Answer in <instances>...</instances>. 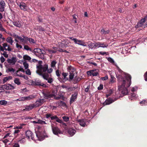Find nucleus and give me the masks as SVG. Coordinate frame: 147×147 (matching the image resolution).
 I'll use <instances>...</instances> for the list:
<instances>
[{
    "label": "nucleus",
    "instance_id": "nucleus-41",
    "mask_svg": "<svg viewBox=\"0 0 147 147\" xmlns=\"http://www.w3.org/2000/svg\"><path fill=\"white\" fill-rule=\"evenodd\" d=\"M40 104L39 102L37 100L36 101L34 104H33L34 106V107H37L39 106H40L41 105Z\"/></svg>",
    "mask_w": 147,
    "mask_h": 147
},
{
    "label": "nucleus",
    "instance_id": "nucleus-36",
    "mask_svg": "<svg viewBox=\"0 0 147 147\" xmlns=\"http://www.w3.org/2000/svg\"><path fill=\"white\" fill-rule=\"evenodd\" d=\"M57 62L56 60H53L51 63V66L52 68H54L55 67V65Z\"/></svg>",
    "mask_w": 147,
    "mask_h": 147
},
{
    "label": "nucleus",
    "instance_id": "nucleus-17",
    "mask_svg": "<svg viewBox=\"0 0 147 147\" xmlns=\"http://www.w3.org/2000/svg\"><path fill=\"white\" fill-rule=\"evenodd\" d=\"M104 42H97L95 43V46L96 47L99 48V47L104 48L108 46L107 44H105Z\"/></svg>",
    "mask_w": 147,
    "mask_h": 147
},
{
    "label": "nucleus",
    "instance_id": "nucleus-42",
    "mask_svg": "<svg viewBox=\"0 0 147 147\" xmlns=\"http://www.w3.org/2000/svg\"><path fill=\"white\" fill-rule=\"evenodd\" d=\"M24 49L27 51H32V50L30 48L28 45H25L24 46Z\"/></svg>",
    "mask_w": 147,
    "mask_h": 147
},
{
    "label": "nucleus",
    "instance_id": "nucleus-16",
    "mask_svg": "<svg viewBox=\"0 0 147 147\" xmlns=\"http://www.w3.org/2000/svg\"><path fill=\"white\" fill-rule=\"evenodd\" d=\"M145 22V20L142 18V19L138 22L137 24L135 26V28H137L139 27H142Z\"/></svg>",
    "mask_w": 147,
    "mask_h": 147
},
{
    "label": "nucleus",
    "instance_id": "nucleus-35",
    "mask_svg": "<svg viewBox=\"0 0 147 147\" xmlns=\"http://www.w3.org/2000/svg\"><path fill=\"white\" fill-rule=\"evenodd\" d=\"M70 74L69 75V82L72 80L74 78V74L73 73L70 72Z\"/></svg>",
    "mask_w": 147,
    "mask_h": 147
},
{
    "label": "nucleus",
    "instance_id": "nucleus-24",
    "mask_svg": "<svg viewBox=\"0 0 147 147\" xmlns=\"http://www.w3.org/2000/svg\"><path fill=\"white\" fill-rule=\"evenodd\" d=\"M78 122H79V124L80 125L83 127L85 126L86 123V121L85 119H79L78 121Z\"/></svg>",
    "mask_w": 147,
    "mask_h": 147
},
{
    "label": "nucleus",
    "instance_id": "nucleus-64",
    "mask_svg": "<svg viewBox=\"0 0 147 147\" xmlns=\"http://www.w3.org/2000/svg\"><path fill=\"white\" fill-rule=\"evenodd\" d=\"M144 76L145 80L147 81V71L145 73Z\"/></svg>",
    "mask_w": 147,
    "mask_h": 147
},
{
    "label": "nucleus",
    "instance_id": "nucleus-15",
    "mask_svg": "<svg viewBox=\"0 0 147 147\" xmlns=\"http://www.w3.org/2000/svg\"><path fill=\"white\" fill-rule=\"evenodd\" d=\"M69 38L74 41L76 44H78L81 45H83V41L82 40H78L73 37H69Z\"/></svg>",
    "mask_w": 147,
    "mask_h": 147
},
{
    "label": "nucleus",
    "instance_id": "nucleus-3",
    "mask_svg": "<svg viewBox=\"0 0 147 147\" xmlns=\"http://www.w3.org/2000/svg\"><path fill=\"white\" fill-rule=\"evenodd\" d=\"M57 93V91L56 90H52L51 92L47 91L43 92L44 97L46 99L55 96Z\"/></svg>",
    "mask_w": 147,
    "mask_h": 147
},
{
    "label": "nucleus",
    "instance_id": "nucleus-58",
    "mask_svg": "<svg viewBox=\"0 0 147 147\" xmlns=\"http://www.w3.org/2000/svg\"><path fill=\"white\" fill-rule=\"evenodd\" d=\"M56 74L57 76L59 77L60 76V74L59 71L58 69L56 71Z\"/></svg>",
    "mask_w": 147,
    "mask_h": 147
},
{
    "label": "nucleus",
    "instance_id": "nucleus-10",
    "mask_svg": "<svg viewBox=\"0 0 147 147\" xmlns=\"http://www.w3.org/2000/svg\"><path fill=\"white\" fill-rule=\"evenodd\" d=\"M45 117L47 119L50 118L52 120H55L56 119L58 118V117L56 115H54L52 113H48L45 115Z\"/></svg>",
    "mask_w": 147,
    "mask_h": 147
},
{
    "label": "nucleus",
    "instance_id": "nucleus-55",
    "mask_svg": "<svg viewBox=\"0 0 147 147\" xmlns=\"http://www.w3.org/2000/svg\"><path fill=\"white\" fill-rule=\"evenodd\" d=\"M53 71V69L51 68H50L49 69H48L47 70V72L48 74H51Z\"/></svg>",
    "mask_w": 147,
    "mask_h": 147
},
{
    "label": "nucleus",
    "instance_id": "nucleus-13",
    "mask_svg": "<svg viewBox=\"0 0 147 147\" xmlns=\"http://www.w3.org/2000/svg\"><path fill=\"white\" fill-rule=\"evenodd\" d=\"M78 95V93L77 92H75L74 94L71 96V97L70 100V103L71 104L77 98Z\"/></svg>",
    "mask_w": 147,
    "mask_h": 147
},
{
    "label": "nucleus",
    "instance_id": "nucleus-22",
    "mask_svg": "<svg viewBox=\"0 0 147 147\" xmlns=\"http://www.w3.org/2000/svg\"><path fill=\"white\" fill-rule=\"evenodd\" d=\"M34 107V106L33 104H30L28 105H26L25 107V109H23L22 111H29L32 109Z\"/></svg>",
    "mask_w": 147,
    "mask_h": 147
},
{
    "label": "nucleus",
    "instance_id": "nucleus-44",
    "mask_svg": "<svg viewBox=\"0 0 147 147\" xmlns=\"http://www.w3.org/2000/svg\"><path fill=\"white\" fill-rule=\"evenodd\" d=\"M22 139L19 140L18 142H20V143L23 144L24 143L26 142V140L24 138L21 137Z\"/></svg>",
    "mask_w": 147,
    "mask_h": 147
},
{
    "label": "nucleus",
    "instance_id": "nucleus-1",
    "mask_svg": "<svg viewBox=\"0 0 147 147\" xmlns=\"http://www.w3.org/2000/svg\"><path fill=\"white\" fill-rule=\"evenodd\" d=\"M127 78L128 79L127 83L126 84L125 86L124 87H121V86H119V89L120 90H122L121 93L123 94L126 95L128 93L127 88L129 87L131 85V76L129 74L127 75L126 76Z\"/></svg>",
    "mask_w": 147,
    "mask_h": 147
},
{
    "label": "nucleus",
    "instance_id": "nucleus-30",
    "mask_svg": "<svg viewBox=\"0 0 147 147\" xmlns=\"http://www.w3.org/2000/svg\"><path fill=\"white\" fill-rule=\"evenodd\" d=\"M23 59L25 60L29 61L30 62H31V58L27 55H25L23 57Z\"/></svg>",
    "mask_w": 147,
    "mask_h": 147
},
{
    "label": "nucleus",
    "instance_id": "nucleus-49",
    "mask_svg": "<svg viewBox=\"0 0 147 147\" xmlns=\"http://www.w3.org/2000/svg\"><path fill=\"white\" fill-rule=\"evenodd\" d=\"M24 67L25 69H26L28 67V64L26 62H24L23 63Z\"/></svg>",
    "mask_w": 147,
    "mask_h": 147
},
{
    "label": "nucleus",
    "instance_id": "nucleus-56",
    "mask_svg": "<svg viewBox=\"0 0 147 147\" xmlns=\"http://www.w3.org/2000/svg\"><path fill=\"white\" fill-rule=\"evenodd\" d=\"M0 30L1 31H5V29L3 27L2 25L0 22Z\"/></svg>",
    "mask_w": 147,
    "mask_h": 147
},
{
    "label": "nucleus",
    "instance_id": "nucleus-7",
    "mask_svg": "<svg viewBox=\"0 0 147 147\" xmlns=\"http://www.w3.org/2000/svg\"><path fill=\"white\" fill-rule=\"evenodd\" d=\"M17 5L19 6L20 8L24 11H27L28 7L26 4L23 2H19L17 3Z\"/></svg>",
    "mask_w": 147,
    "mask_h": 147
},
{
    "label": "nucleus",
    "instance_id": "nucleus-9",
    "mask_svg": "<svg viewBox=\"0 0 147 147\" xmlns=\"http://www.w3.org/2000/svg\"><path fill=\"white\" fill-rule=\"evenodd\" d=\"M36 137L40 141L43 140L46 137H47V136L43 135L42 133L38 131H36Z\"/></svg>",
    "mask_w": 147,
    "mask_h": 147
},
{
    "label": "nucleus",
    "instance_id": "nucleus-4",
    "mask_svg": "<svg viewBox=\"0 0 147 147\" xmlns=\"http://www.w3.org/2000/svg\"><path fill=\"white\" fill-rule=\"evenodd\" d=\"M32 52L39 58L42 59H44V53L39 48L35 49Z\"/></svg>",
    "mask_w": 147,
    "mask_h": 147
},
{
    "label": "nucleus",
    "instance_id": "nucleus-25",
    "mask_svg": "<svg viewBox=\"0 0 147 147\" xmlns=\"http://www.w3.org/2000/svg\"><path fill=\"white\" fill-rule=\"evenodd\" d=\"M81 80V78L78 76H76L75 77L73 80V83L74 84L78 83Z\"/></svg>",
    "mask_w": 147,
    "mask_h": 147
},
{
    "label": "nucleus",
    "instance_id": "nucleus-52",
    "mask_svg": "<svg viewBox=\"0 0 147 147\" xmlns=\"http://www.w3.org/2000/svg\"><path fill=\"white\" fill-rule=\"evenodd\" d=\"M9 80V78L8 77H5L3 80V84L5 83L6 82L7 80Z\"/></svg>",
    "mask_w": 147,
    "mask_h": 147
},
{
    "label": "nucleus",
    "instance_id": "nucleus-33",
    "mask_svg": "<svg viewBox=\"0 0 147 147\" xmlns=\"http://www.w3.org/2000/svg\"><path fill=\"white\" fill-rule=\"evenodd\" d=\"M115 79L114 76L112 75L111 76V79L110 81V84H113L115 82Z\"/></svg>",
    "mask_w": 147,
    "mask_h": 147
},
{
    "label": "nucleus",
    "instance_id": "nucleus-6",
    "mask_svg": "<svg viewBox=\"0 0 147 147\" xmlns=\"http://www.w3.org/2000/svg\"><path fill=\"white\" fill-rule=\"evenodd\" d=\"M35 96H34L30 95L27 96H24L19 98L17 99V101H24L25 100H30L34 98Z\"/></svg>",
    "mask_w": 147,
    "mask_h": 147
},
{
    "label": "nucleus",
    "instance_id": "nucleus-45",
    "mask_svg": "<svg viewBox=\"0 0 147 147\" xmlns=\"http://www.w3.org/2000/svg\"><path fill=\"white\" fill-rule=\"evenodd\" d=\"M98 74V73L97 72H95L94 70L92 71V75L93 76H96Z\"/></svg>",
    "mask_w": 147,
    "mask_h": 147
},
{
    "label": "nucleus",
    "instance_id": "nucleus-26",
    "mask_svg": "<svg viewBox=\"0 0 147 147\" xmlns=\"http://www.w3.org/2000/svg\"><path fill=\"white\" fill-rule=\"evenodd\" d=\"M62 75L63 76V80H64V82L67 80H69V79L66 77L68 75V73L63 72L62 74Z\"/></svg>",
    "mask_w": 147,
    "mask_h": 147
},
{
    "label": "nucleus",
    "instance_id": "nucleus-37",
    "mask_svg": "<svg viewBox=\"0 0 147 147\" xmlns=\"http://www.w3.org/2000/svg\"><path fill=\"white\" fill-rule=\"evenodd\" d=\"M88 46L91 49L96 47L95 46V43H94L91 42L88 44Z\"/></svg>",
    "mask_w": 147,
    "mask_h": 147
},
{
    "label": "nucleus",
    "instance_id": "nucleus-27",
    "mask_svg": "<svg viewBox=\"0 0 147 147\" xmlns=\"http://www.w3.org/2000/svg\"><path fill=\"white\" fill-rule=\"evenodd\" d=\"M6 41L8 42L11 45H12V43L13 42L12 38L10 37H8L6 39Z\"/></svg>",
    "mask_w": 147,
    "mask_h": 147
},
{
    "label": "nucleus",
    "instance_id": "nucleus-53",
    "mask_svg": "<svg viewBox=\"0 0 147 147\" xmlns=\"http://www.w3.org/2000/svg\"><path fill=\"white\" fill-rule=\"evenodd\" d=\"M90 88V85L88 86L86 88H85V91L86 92H88Z\"/></svg>",
    "mask_w": 147,
    "mask_h": 147
},
{
    "label": "nucleus",
    "instance_id": "nucleus-5",
    "mask_svg": "<svg viewBox=\"0 0 147 147\" xmlns=\"http://www.w3.org/2000/svg\"><path fill=\"white\" fill-rule=\"evenodd\" d=\"M129 74H127L126 75V78L125 79L121 75H119L118 76H117V78H118V81L119 82H121V85L120 86L121 87H124L125 86L126 84L127 83V80L128 79L127 78L126 76L127 75Z\"/></svg>",
    "mask_w": 147,
    "mask_h": 147
},
{
    "label": "nucleus",
    "instance_id": "nucleus-40",
    "mask_svg": "<svg viewBox=\"0 0 147 147\" xmlns=\"http://www.w3.org/2000/svg\"><path fill=\"white\" fill-rule=\"evenodd\" d=\"M136 94L134 93H131V95L129 96V98L131 100H132L133 99H134L135 98Z\"/></svg>",
    "mask_w": 147,
    "mask_h": 147
},
{
    "label": "nucleus",
    "instance_id": "nucleus-62",
    "mask_svg": "<svg viewBox=\"0 0 147 147\" xmlns=\"http://www.w3.org/2000/svg\"><path fill=\"white\" fill-rule=\"evenodd\" d=\"M116 66L119 72L120 73H122L123 72V71L119 68V67L118 66L116 65Z\"/></svg>",
    "mask_w": 147,
    "mask_h": 147
},
{
    "label": "nucleus",
    "instance_id": "nucleus-39",
    "mask_svg": "<svg viewBox=\"0 0 147 147\" xmlns=\"http://www.w3.org/2000/svg\"><path fill=\"white\" fill-rule=\"evenodd\" d=\"M7 103V101L5 100H2L0 101V105L6 106Z\"/></svg>",
    "mask_w": 147,
    "mask_h": 147
},
{
    "label": "nucleus",
    "instance_id": "nucleus-12",
    "mask_svg": "<svg viewBox=\"0 0 147 147\" xmlns=\"http://www.w3.org/2000/svg\"><path fill=\"white\" fill-rule=\"evenodd\" d=\"M49 76L48 74H46L45 76L43 75L42 77L45 80H47L49 83L51 84L53 81V79L51 78H49Z\"/></svg>",
    "mask_w": 147,
    "mask_h": 147
},
{
    "label": "nucleus",
    "instance_id": "nucleus-61",
    "mask_svg": "<svg viewBox=\"0 0 147 147\" xmlns=\"http://www.w3.org/2000/svg\"><path fill=\"white\" fill-rule=\"evenodd\" d=\"M0 60H1V63H3L5 61V59L3 56H1L0 58Z\"/></svg>",
    "mask_w": 147,
    "mask_h": 147
},
{
    "label": "nucleus",
    "instance_id": "nucleus-28",
    "mask_svg": "<svg viewBox=\"0 0 147 147\" xmlns=\"http://www.w3.org/2000/svg\"><path fill=\"white\" fill-rule=\"evenodd\" d=\"M13 25L15 26L18 27H20L21 26V25L20 24L19 22V21H14L13 22Z\"/></svg>",
    "mask_w": 147,
    "mask_h": 147
},
{
    "label": "nucleus",
    "instance_id": "nucleus-63",
    "mask_svg": "<svg viewBox=\"0 0 147 147\" xmlns=\"http://www.w3.org/2000/svg\"><path fill=\"white\" fill-rule=\"evenodd\" d=\"M56 121L58 123H61L63 122V121L59 119V118L58 117L57 119H56Z\"/></svg>",
    "mask_w": 147,
    "mask_h": 147
},
{
    "label": "nucleus",
    "instance_id": "nucleus-47",
    "mask_svg": "<svg viewBox=\"0 0 147 147\" xmlns=\"http://www.w3.org/2000/svg\"><path fill=\"white\" fill-rule=\"evenodd\" d=\"M37 101L39 102V103L40 104V105L43 104V103L45 102L44 100V99H39Z\"/></svg>",
    "mask_w": 147,
    "mask_h": 147
},
{
    "label": "nucleus",
    "instance_id": "nucleus-57",
    "mask_svg": "<svg viewBox=\"0 0 147 147\" xmlns=\"http://www.w3.org/2000/svg\"><path fill=\"white\" fill-rule=\"evenodd\" d=\"M103 88V85L102 84H100L99 87L98 88V89L99 90H100Z\"/></svg>",
    "mask_w": 147,
    "mask_h": 147
},
{
    "label": "nucleus",
    "instance_id": "nucleus-54",
    "mask_svg": "<svg viewBox=\"0 0 147 147\" xmlns=\"http://www.w3.org/2000/svg\"><path fill=\"white\" fill-rule=\"evenodd\" d=\"M18 76H19L20 77H23L24 79H27L28 78L27 76L25 75L23 76L22 74H20V75H18Z\"/></svg>",
    "mask_w": 147,
    "mask_h": 147
},
{
    "label": "nucleus",
    "instance_id": "nucleus-19",
    "mask_svg": "<svg viewBox=\"0 0 147 147\" xmlns=\"http://www.w3.org/2000/svg\"><path fill=\"white\" fill-rule=\"evenodd\" d=\"M114 102V100L113 99L109 98L107 99L103 103V104L104 106L107 105H109Z\"/></svg>",
    "mask_w": 147,
    "mask_h": 147
},
{
    "label": "nucleus",
    "instance_id": "nucleus-21",
    "mask_svg": "<svg viewBox=\"0 0 147 147\" xmlns=\"http://www.w3.org/2000/svg\"><path fill=\"white\" fill-rule=\"evenodd\" d=\"M7 61L8 63L13 65L15 64L17 61V59L16 57H13L11 59H8Z\"/></svg>",
    "mask_w": 147,
    "mask_h": 147
},
{
    "label": "nucleus",
    "instance_id": "nucleus-34",
    "mask_svg": "<svg viewBox=\"0 0 147 147\" xmlns=\"http://www.w3.org/2000/svg\"><path fill=\"white\" fill-rule=\"evenodd\" d=\"M22 36L23 37V38L21 40V42L23 43H26L28 41V37L24 36Z\"/></svg>",
    "mask_w": 147,
    "mask_h": 147
},
{
    "label": "nucleus",
    "instance_id": "nucleus-60",
    "mask_svg": "<svg viewBox=\"0 0 147 147\" xmlns=\"http://www.w3.org/2000/svg\"><path fill=\"white\" fill-rule=\"evenodd\" d=\"M108 79V77L107 76H105L103 77H102L100 79L102 80H105Z\"/></svg>",
    "mask_w": 147,
    "mask_h": 147
},
{
    "label": "nucleus",
    "instance_id": "nucleus-2",
    "mask_svg": "<svg viewBox=\"0 0 147 147\" xmlns=\"http://www.w3.org/2000/svg\"><path fill=\"white\" fill-rule=\"evenodd\" d=\"M38 70L36 71V73L39 75L42 76V77L43 75H45L46 74H48L45 73L48 68V65L47 64H45L43 66L42 65H39L37 66Z\"/></svg>",
    "mask_w": 147,
    "mask_h": 147
},
{
    "label": "nucleus",
    "instance_id": "nucleus-59",
    "mask_svg": "<svg viewBox=\"0 0 147 147\" xmlns=\"http://www.w3.org/2000/svg\"><path fill=\"white\" fill-rule=\"evenodd\" d=\"M12 147H20V145L17 143H15L13 145Z\"/></svg>",
    "mask_w": 147,
    "mask_h": 147
},
{
    "label": "nucleus",
    "instance_id": "nucleus-31",
    "mask_svg": "<svg viewBox=\"0 0 147 147\" xmlns=\"http://www.w3.org/2000/svg\"><path fill=\"white\" fill-rule=\"evenodd\" d=\"M67 70L72 73L74 72L75 71V69L71 66H68L67 68Z\"/></svg>",
    "mask_w": 147,
    "mask_h": 147
},
{
    "label": "nucleus",
    "instance_id": "nucleus-38",
    "mask_svg": "<svg viewBox=\"0 0 147 147\" xmlns=\"http://www.w3.org/2000/svg\"><path fill=\"white\" fill-rule=\"evenodd\" d=\"M14 83L18 85H20L21 84V82L20 80L18 78H15L14 80Z\"/></svg>",
    "mask_w": 147,
    "mask_h": 147
},
{
    "label": "nucleus",
    "instance_id": "nucleus-48",
    "mask_svg": "<svg viewBox=\"0 0 147 147\" xmlns=\"http://www.w3.org/2000/svg\"><path fill=\"white\" fill-rule=\"evenodd\" d=\"M64 121L67 122L69 120V118L67 116H65L62 117Z\"/></svg>",
    "mask_w": 147,
    "mask_h": 147
},
{
    "label": "nucleus",
    "instance_id": "nucleus-46",
    "mask_svg": "<svg viewBox=\"0 0 147 147\" xmlns=\"http://www.w3.org/2000/svg\"><path fill=\"white\" fill-rule=\"evenodd\" d=\"M108 61L111 63H114V60L111 57H108L107 59Z\"/></svg>",
    "mask_w": 147,
    "mask_h": 147
},
{
    "label": "nucleus",
    "instance_id": "nucleus-51",
    "mask_svg": "<svg viewBox=\"0 0 147 147\" xmlns=\"http://www.w3.org/2000/svg\"><path fill=\"white\" fill-rule=\"evenodd\" d=\"M140 104L144 105H146L147 104V101L146 100H143L140 102Z\"/></svg>",
    "mask_w": 147,
    "mask_h": 147
},
{
    "label": "nucleus",
    "instance_id": "nucleus-8",
    "mask_svg": "<svg viewBox=\"0 0 147 147\" xmlns=\"http://www.w3.org/2000/svg\"><path fill=\"white\" fill-rule=\"evenodd\" d=\"M52 129L53 133L55 135H58L62 134L61 131L57 126L52 125Z\"/></svg>",
    "mask_w": 147,
    "mask_h": 147
},
{
    "label": "nucleus",
    "instance_id": "nucleus-11",
    "mask_svg": "<svg viewBox=\"0 0 147 147\" xmlns=\"http://www.w3.org/2000/svg\"><path fill=\"white\" fill-rule=\"evenodd\" d=\"M26 138L28 139L31 138L32 140H34L33 133L30 130H28L26 132Z\"/></svg>",
    "mask_w": 147,
    "mask_h": 147
},
{
    "label": "nucleus",
    "instance_id": "nucleus-23",
    "mask_svg": "<svg viewBox=\"0 0 147 147\" xmlns=\"http://www.w3.org/2000/svg\"><path fill=\"white\" fill-rule=\"evenodd\" d=\"M68 132L71 136H73L76 133V131L74 129L70 128L68 130Z\"/></svg>",
    "mask_w": 147,
    "mask_h": 147
},
{
    "label": "nucleus",
    "instance_id": "nucleus-29",
    "mask_svg": "<svg viewBox=\"0 0 147 147\" xmlns=\"http://www.w3.org/2000/svg\"><path fill=\"white\" fill-rule=\"evenodd\" d=\"M110 32L109 30H107L105 31L104 29H102L100 31L101 34L102 35H105L107 34H108Z\"/></svg>",
    "mask_w": 147,
    "mask_h": 147
},
{
    "label": "nucleus",
    "instance_id": "nucleus-14",
    "mask_svg": "<svg viewBox=\"0 0 147 147\" xmlns=\"http://www.w3.org/2000/svg\"><path fill=\"white\" fill-rule=\"evenodd\" d=\"M5 3L3 0H1L0 1V11L3 12L5 11Z\"/></svg>",
    "mask_w": 147,
    "mask_h": 147
},
{
    "label": "nucleus",
    "instance_id": "nucleus-18",
    "mask_svg": "<svg viewBox=\"0 0 147 147\" xmlns=\"http://www.w3.org/2000/svg\"><path fill=\"white\" fill-rule=\"evenodd\" d=\"M41 81L40 80L38 79H36L35 81H32L31 82V85H34L40 86L41 85Z\"/></svg>",
    "mask_w": 147,
    "mask_h": 147
},
{
    "label": "nucleus",
    "instance_id": "nucleus-43",
    "mask_svg": "<svg viewBox=\"0 0 147 147\" xmlns=\"http://www.w3.org/2000/svg\"><path fill=\"white\" fill-rule=\"evenodd\" d=\"M28 41H29L30 43H36V42L34 41V40L31 38H28Z\"/></svg>",
    "mask_w": 147,
    "mask_h": 147
},
{
    "label": "nucleus",
    "instance_id": "nucleus-50",
    "mask_svg": "<svg viewBox=\"0 0 147 147\" xmlns=\"http://www.w3.org/2000/svg\"><path fill=\"white\" fill-rule=\"evenodd\" d=\"M3 53H1L5 57L7 58L8 57V55L7 54V52L6 51H4Z\"/></svg>",
    "mask_w": 147,
    "mask_h": 147
},
{
    "label": "nucleus",
    "instance_id": "nucleus-20",
    "mask_svg": "<svg viewBox=\"0 0 147 147\" xmlns=\"http://www.w3.org/2000/svg\"><path fill=\"white\" fill-rule=\"evenodd\" d=\"M3 89L6 90H12L14 88L13 86L11 84H8L3 85Z\"/></svg>",
    "mask_w": 147,
    "mask_h": 147
},
{
    "label": "nucleus",
    "instance_id": "nucleus-32",
    "mask_svg": "<svg viewBox=\"0 0 147 147\" xmlns=\"http://www.w3.org/2000/svg\"><path fill=\"white\" fill-rule=\"evenodd\" d=\"M35 29L39 31H44L45 29L43 28L41 26H37L35 28Z\"/></svg>",
    "mask_w": 147,
    "mask_h": 147
}]
</instances>
